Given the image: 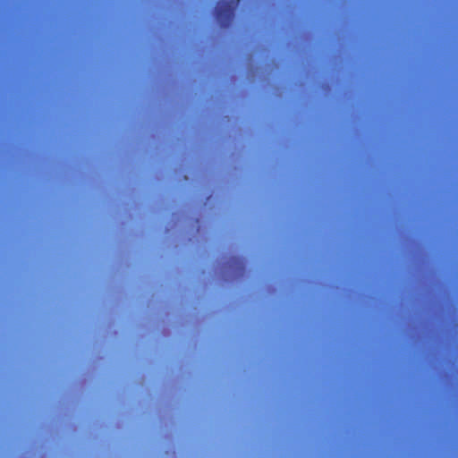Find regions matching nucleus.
Segmentation results:
<instances>
[{"label": "nucleus", "instance_id": "obj_1", "mask_svg": "<svg viewBox=\"0 0 458 458\" xmlns=\"http://www.w3.org/2000/svg\"><path fill=\"white\" fill-rule=\"evenodd\" d=\"M239 2L240 0H221L217 2L215 7V15L222 28H226L229 26L233 18L235 7Z\"/></svg>", "mask_w": 458, "mask_h": 458}]
</instances>
